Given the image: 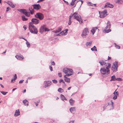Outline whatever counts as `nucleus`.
Returning <instances> with one entry per match:
<instances>
[{"instance_id":"obj_1","label":"nucleus","mask_w":123,"mask_h":123,"mask_svg":"<svg viewBox=\"0 0 123 123\" xmlns=\"http://www.w3.org/2000/svg\"><path fill=\"white\" fill-rule=\"evenodd\" d=\"M29 26L30 32L33 34H37V33L38 31L37 29L31 22H30L29 23Z\"/></svg>"},{"instance_id":"obj_2","label":"nucleus","mask_w":123,"mask_h":123,"mask_svg":"<svg viewBox=\"0 0 123 123\" xmlns=\"http://www.w3.org/2000/svg\"><path fill=\"white\" fill-rule=\"evenodd\" d=\"M63 72L65 73L66 76H70L73 74V70L70 68H65L63 69Z\"/></svg>"},{"instance_id":"obj_3","label":"nucleus","mask_w":123,"mask_h":123,"mask_svg":"<svg viewBox=\"0 0 123 123\" xmlns=\"http://www.w3.org/2000/svg\"><path fill=\"white\" fill-rule=\"evenodd\" d=\"M111 27V24L110 22L108 21L106 24V26L105 27L104 30L103 32L104 33H108L111 31V30L110 29Z\"/></svg>"},{"instance_id":"obj_4","label":"nucleus","mask_w":123,"mask_h":123,"mask_svg":"<svg viewBox=\"0 0 123 123\" xmlns=\"http://www.w3.org/2000/svg\"><path fill=\"white\" fill-rule=\"evenodd\" d=\"M100 71V73L103 74L108 75L110 73L109 69L105 68H101Z\"/></svg>"},{"instance_id":"obj_5","label":"nucleus","mask_w":123,"mask_h":123,"mask_svg":"<svg viewBox=\"0 0 123 123\" xmlns=\"http://www.w3.org/2000/svg\"><path fill=\"white\" fill-rule=\"evenodd\" d=\"M89 33L88 29L87 28H85L83 30L81 34V37L83 38H86V36Z\"/></svg>"},{"instance_id":"obj_6","label":"nucleus","mask_w":123,"mask_h":123,"mask_svg":"<svg viewBox=\"0 0 123 123\" xmlns=\"http://www.w3.org/2000/svg\"><path fill=\"white\" fill-rule=\"evenodd\" d=\"M99 17L100 18H103L107 15V12L106 10H104L102 12H99Z\"/></svg>"},{"instance_id":"obj_7","label":"nucleus","mask_w":123,"mask_h":123,"mask_svg":"<svg viewBox=\"0 0 123 123\" xmlns=\"http://www.w3.org/2000/svg\"><path fill=\"white\" fill-rule=\"evenodd\" d=\"M18 10L21 13L25 14L27 17H29L30 15V13L27 12L26 10L24 9H19Z\"/></svg>"},{"instance_id":"obj_8","label":"nucleus","mask_w":123,"mask_h":123,"mask_svg":"<svg viewBox=\"0 0 123 123\" xmlns=\"http://www.w3.org/2000/svg\"><path fill=\"white\" fill-rule=\"evenodd\" d=\"M35 17L37 18H39L40 20H42L44 18L43 15L40 12L37 13L35 15Z\"/></svg>"},{"instance_id":"obj_9","label":"nucleus","mask_w":123,"mask_h":123,"mask_svg":"<svg viewBox=\"0 0 123 123\" xmlns=\"http://www.w3.org/2000/svg\"><path fill=\"white\" fill-rule=\"evenodd\" d=\"M118 64V62H116L113 63L111 69L113 72H115L117 71V66Z\"/></svg>"},{"instance_id":"obj_10","label":"nucleus","mask_w":123,"mask_h":123,"mask_svg":"<svg viewBox=\"0 0 123 123\" xmlns=\"http://www.w3.org/2000/svg\"><path fill=\"white\" fill-rule=\"evenodd\" d=\"M73 18L74 19H76L78 21H79L80 23L81 24L83 22V21L82 19L81 16L79 15L78 16L74 15Z\"/></svg>"},{"instance_id":"obj_11","label":"nucleus","mask_w":123,"mask_h":123,"mask_svg":"<svg viewBox=\"0 0 123 123\" xmlns=\"http://www.w3.org/2000/svg\"><path fill=\"white\" fill-rule=\"evenodd\" d=\"M52 84V82L50 81H45L44 82V86L45 88L50 86Z\"/></svg>"},{"instance_id":"obj_12","label":"nucleus","mask_w":123,"mask_h":123,"mask_svg":"<svg viewBox=\"0 0 123 123\" xmlns=\"http://www.w3.org/2000/svg\"><path fill=\"white\" fill-rule=\"evenodd\" d=\"M108 107H110V108L109 109L110 110H112L114 109V107L113 106V102L112 100H111L110 101V103L108 104Z\"/></svg>"},{"instance_id":"obj_13","label":"nucleus","mask_w":123,"mask_h":123,"mask_svg":"<svg viewBox=\"0 0 123 123\" xmlns=\"http://www.w3.org/2000/svg\"><path fill=\"white\" fill-rule=\"evenodd\" d=\"M32 23L33 25V24L37 25L39 23V20L36 18H33L31 20Z\"/></svg>"},{"instance_id":"obj_14","label":"nucleus","mask_w":123,"mask_h":123,"mask_svg":"<svg viewBox=\"0 0 123 123\" xmlns=\"http://www.w3.org/2000/svg\"><path fill=\"white\" fill-rule=\"evenodd\" d=\"M33 8L37 10H38L41 8V6L39 4H34L32 5Z\"/></svg>"},{"instance_id":"obj_15","label":"nucleus","mask_w":123,"mask_h":123,"mask_svg":"<svg viewBox=\"0 0 123 123\" xmlns=\"http://www.w3.org/2000/svg\"><path fill=\"white\" fill-rule=\"evenodd\" d=\"M116 90L113 93L114 95V96L113 98V99H116L117 97V96H118L119 95V93L117 91L116 92Z\"/></svg>"},{"instance_id":"obj_16","label":"nucleus","mask_w":123,"mask_h":123,"mask_svg":"<svg viewBox=\"0 0 123 123\" xmlns=\"http://www.w3.org/2000/svg\"><path fill=\"white\" fill-rule=\"evenodd\" d=\"M114 7L113 5L109 3H107L105 4L104 7H109L110 8H113Z\"/></svg>"},{"instance_id":"obj_17","label":"nucleus","mask_w":123,"mask_h":123,"mask_svg":"<svg viewBox=\"0 0 123 123\" xmlns=\"http://www.w3.org/2000/svg\"><path fill=\"white\" fill-rule=\"evenodd\" d=\"M45 25H43L41 26L39 31V32L41 33H42L44 31Z\"/></svg>"},{"instance_id":"obj_18","label":"nucleus","mask_w":123,"mask_h":123,"mask_svg":"<svg viewBox=\"0 0 123 123\" xmlns=\"http://www.w3.org/2000/svg\"><path fill=\"white\" fill-rule=\"evenodd\" d=\"M15 57L17 59L20 60H22L24 58V57L22 55L19 56L18 55H16L15 56Z\"/></svg>"},{"instance_id":"obj_19","label":"nucleus","mask_w":123,"mask_h":123,"mask_svg":"<svg viewBox=\"0 0 123 123\" xmlns=\"http://www.w3.org/2000/svg\"><path fill=\"white\" fill-rule=\"evenodd\" d=\"M6 3L12 8H13L15 7L14 5L12 3L11 1H7Z\"/></svg>"},{"instance_id":"obj_20","label":"nucleus","mask_w":123,"mask_h":123,"mask_svg":"<svg viewBox=\"0 0 123 123\" xmlns=\"http://www.w3.org/2000/svg\"><path fill=\"white\" fill-rule=\"evenodd\" d=\"M99 63L101 65H106V63L105 61L101 60L99 61Z\"/></svg>"},{"instance_id":"obj_21","label":"nucleus","mask_w":123,"mask_h":123,"mask_svg":"<svg viewBox=\"0 0 123 123\" xmlns=\"http://www.w3.org/2000/svg\"><path fill=\"white\" fill-rule=\"evenodd\" d=\"M64 77L65 81L68 83H69L70 82V79L66 77V75H64Z\"/></svg>"},{"instance_id":"obj_22","label":"nucleus","mask_w":123,"mask_h":123,"mask_svg":"<svg viewBox=\"0 0 123 123\" xmlns=\"http://www.w3.org/2000/svg\"><path fill=\"white\" fill-rule=\"evenodd\" d=\"M23 103L25 106H28L29 105V102L26 99H25L23 101Z\"/></svg>"},{"instance_id":"obj_23","label":"nucleus","mask_w":123,"mask_h":123,"mask_svg":"<svg viewBox=\"0 0 123 123\" xmlns=\"http://www.w3.org/2000/svg\"><path fill=\"white\" fill-rule=\"evenodd\" d=\"M61 28L60 27H59L56 30L53 31H52V32L54 33H57L58 32H61Z\"/></svg>"},{"instance_id":"obj_24","label":"nucleus","mask_w":123,"mask_h":123,"mask_svg":"<svg viewBox=\"0 0 123 123\" xmlns=\"http://www.w3.org/2000/svg\"><path fill=\"white\" fill-rule=\"evenodd\" d=\"M70 112L74 114L75 111V107H72L70 109Z\"/></svg>"},{"instance_id":"obj_25","label":"nucleus","mask_w":123,"mask_h":123,"mask_svg":"<svg viewBox=\"0 0 123 123\" xmlns=\"http://www.w3.org/2000/svg\"><path fill=\"white\" fill-rule=\"evenodd\" d=\"M99 30L96 27L93 28L91 30V31L92 33L93 34L95 33V30Z\"/></svg>"},{"instance_id":"obj_26","label":"nucleus","mask_w":123,"mask_h":123,"mask_svg":"<svg viewBox=\"0 0 123 123\" xmlns=\"http://www.w3.org/2000/svg\"><path fill=\"white\" fill-rule=\"evenodd\" d=\"M20 115V112L19 110H16L15 112L14 115L15 116H17Z\"/></svg>"},{"instance_id":"obj_27","label":"nucleus","mask_w":123,"mask_h":123,"mask_svg":"<svg viewBox=\"0 0 123 123\" xmlns=\"http://www.w3.org/2000/svg\"><path fill=\"white\" fill-rule=\"evenodd\" d=\"M69 101L71 105L72 106L73 105V104L74 103V101L71 98L69 100Z\"/></svg>"},{"instance_id":"obj_28","label":"nucleus","mask_w":123,"mask_h":123,"mask_svg":"<svg viewBox=\"0 0 123 123\" xmlns=\"http://www.w3.org/2000/svg\"><path fill=\"white\" fill-rule=\"evenodd\" d=\"M61 97V99L63 101L64 100H67V98L65 97L64 95L61 94L60 95Z\"/></svg>"},{"instance_id":"obj_29","label":"nucleus","mask_w":123,"mask_h":123,"mask_svg":"<svg viewBox=\"0 0 123 123\" xmlns=\"http://www.w3.org/2000/svg\"><path fill=\"white\" fill-rule=\"evenodd\" d=\"M105 66H106V68L108 69H109V68H111V64L110 63H106V65Z\"/></svg>"},{"instance_id":"obj_30","label":"nucleus","mask_w":123,"mask_h":123,"mask_svg":"<svg viewBox=\"0 0 123 123\" xmlns=\"http://www.w3.org/2000/svg\"><path fill=\"white\" fill-rule=\"evenodd\" d=\"M25 40L26 41V44L27 45V47L28 48H29L30 47V44L27 41V40L26 39H25Z\"/></svg>"},{"instance_id":"obj_31","label":"nucleus","mask_w":123,"mask_h":123,"mask_svg":"<svg viewBox=\"0 0 123 123\" xmlns=\"http://www.w3.org/2000/svg\"><path fill=\"white\" fill-rule=\"evenodd\" d=\"M123 2V0H117L116 1V3L117 4H121Z\"/></svg>"},{"instance_id":"obj_32","label":"nucleus","mask_w":123,"mask_h":123,"mask_svg":"<svg viewBox=\"0 0 123 123\" xmlns=\"http://www.w3.org/2000/svg\"><path fill=\"white\" fill-rule=\"evenodd\" d=\"M92 41L87 42L86 44V46L87 47L90 46L92 44Z\"/></svg>"},{"instance_id":"obj_33","label":"nucleus","mask_w":123,"mask_h":123,"mask_svg":"<svg viewBox=\"0 0 123 123\" xmlns=\"http://www.w3.org/2000/svg\"><path fill=\"white\" fill-rule=\"evenodd\" d=\"M116 78L115 75H113L111 77V79L110 80L111 81H116Z\"/></svg>"},{"instance_id":"obj_34","label":"nucleus","mask_w":123,"mask_h":123,"mask_svg":"<svg viewBox=\"0 0 123 123\" xmlns=\"http://www.w3.org/2000/svg\"><path fill=\"white\" fill-rule=\"evenodd\" d=\"M22 20L23 21H26L28 19L27 18H25V16L24 15L22 16H21Z\"/></svg>"},{"instance_id":"obj_35","label":"nucleus","mask_w":123,"mask_h":123,"mask_svg":"<svg viewBox=\"0 0 123 123\" xmlns=\"http://www.w3.org/2000/svg\"><path fill=\"white\" fill-rule=\"evenodd\" d=\"M29 10L30 11L31 14L32 15L33 14L34 12L33 11V10L32 9V8L31 7H30L29 8Z\"/></svg>"},{"instance_id":"obj_36","label":"nucleus","mask_w":123,"mask_h":123,"mask_svg":"<svg viewBox=\"0 0 123 123\" xmlns=\"http://www.w3.org/2000/svg\"><path fill=\"white\" fill-rule=\"evenodd\" d=\"M91 50L92 51H97V49L96 48L95 46H94L91 49Z\"/></svg>"},{"instance_id":"obj_37","label":"nucleus","mask_w":123,"mask_h":123,"mask_svg":"<svg viewBox=\"0 0 123 123\" xmlns=\"http://www.w3.org/2000/svg\"><path fill=\"white\" fill-rule=\"evenodd\" d=\"M76 0H72L70 5L72 6H74L75 5V2Z\"/></svg>"},{"instance_id":"obj_38","label":"nucleus","mask_w":123,"mask_h":123,"mask_svg":"<svg viewBox=\"0 0 123 123\" xmlns=\"http://www.w3.org/2000/svg\"><path fill=\"white\" fill-rule=\"evenodd\" d=\"M114 45L115 47L116 48L118 49H120V46L118 45H117L116 43H114Z\"/></svg>"},{"instance_id":"obj_39","label":"nucleus","mask_w":123,"mask_h":123,"mask_svg":"<svg viewBox=\"0 0 123 123\" xmlns=\"http://www.w3.org/2000/svg\"><path fill=\"white\" fill-rule=\"evenodd\" d=\"M58 91L60 93H62L63 92V89L61 88H60L58 89Z\"/></svg>"},{"instance_id":"obj_40","label":"nucleus","mask_w":123,"mask_h":123,"mask_svg":"<svg viewBox=\"0 0 123 123\" xmlns=\"http://www.w3.org/2000/svg\"><path fill=\"white\" fill-rule=\"evenodd\" d=\"M87 4L88 6H93V4L92 3H91L90 2H87Z\"/></svg>"},{"instance_id":"obj_41","label":"nucleus","mask_w":123,"mask_h":123,"mask_svg":"<svg viewBox=\"0 0 123 123\" xmlns=\"http://www.w3.org/2000/svg\"><path fill=\"white\" fill-rule=\"evenodd\" d=\"M108 106V105L107 104H105L103 106V110H105Z\"/></svg>"},{"instance_id":"obj_42","label":"nucleus","mask_w":123,"mask_h":123,"mask_svg":"<svg viewBox=\"0 0 123 123\" xmlns=\"http://www.w3.org/2000/svg\"><path fill=\"white\" fill-rule=\"evenodd\" d=\"M0 92L3 94L4 95H6L8 93V92H4L1 91H0Z\"/></svg>"},{"instance_id":"obj_43","label":"nucleus","mask_w":123,"mask_h":123,"mask_svg":"<svg viewBox=\"0 0 123 123\" xmlns=\"http://www.w3.org/2000/svg\"><path fill=\"white\" fill-rule=\"evenodd\" d=\"M61 35H65L67 34H65V32L64 31H62L60 32Z\"/></svg>"},{"instance_id":"obj_44","label":"nucleus","mask_w":123,"mask_h":123,"mask_svg":"<svg viewBox=\"0 0 123 123\" xmlns=\"http://www.w3.org/2000/svg\"><path fill=\"white\" fill-rule=\"evenodd\" d=\"M17 78V75L16 74H15L14 76V77L13 79H12L14 80H15Z\"/></svg>"},{"instance_id":"obj_45","label":"nucleus","mask_w":123,"mask_h":123,"mask_svg":"<svg viewBox=\"0 0 123 123\" xmlns=\"http://www.w3.org/2000/svg\"><path fill=\"white\" fill-rule=\"evenodd\" d=\"M52 81H53V83L54 84H56L57 83V81L55 80H52Z\"/></svg>"},{"instance_id":"obj_46","label":"nucleus","mask_w":123,"mask_h":123,"mask_svg":"<svg viewBox=\"0 0 123 123\" xmlns=\"http://www.w3.org/2000/svg\"><path fill=\"white\" fill-rule=\"evenodd\" d=\"M72 23V22L71 21V20L69 19V21L68 22V24L69 25H70Z\"/></svg>"},{"instance_id":"obj_47","label":"nucleus","mask_w":123,"mask_h":123,"mask_svg":"<svg viewBox=\"0 0 123 123\" xmlns=\"http://www.w3.org/2000/svg\"><path fill=\"white\" fill-rule=\"evenodd\" d=\"M49 30V29H48L46 27H45L44 31H48Z\"/></svg>"},{"instance_id":"obj_48","label":"nucleus","mask_w":123,"mask_h":123,"mask_svg":"<svg viewBox=\"0 0 123 123\" xmlns=\"http://www.w3.org/2000/svg\"><path fill=\"white\" fill-rule=\"evenodd\" d=\"M77 14H78V13L76 12H74L73 14H72V15H73V16L74 15H76V16L77 15V16L78 15Z\"/></svg>"},{"instance_id":"obj_49","label":"nucleus","mask_w":123,"mask_h":123,"mask_svg":"<svg viewBox=\"0 0 123 123\" xmlns=\"http://www.w3.org/2000/svg\"><path fill=\"white\" fill-rule=\"evenodd\" d=\"M49 69H50V70L51 71H53V70L52 67L51 66L49 65Z\"/></svg>"},{"instance_id":"obj_50","label":"nucleus","mask_w":123,"mask_h":123,"mask_svg":"<svg viewBox=\"0 0 123 123\" xmlns=\"http://www.w3.org/2000/svg\"><path fill=\"white\" fill-rule=\"evenodd\" d=\"M68 31V29H66L65 31H64L65 32V34H67V31Z\"/></svg>"},{"instance_id":"obj_51","label":"nucleus","mask_w":123,"mask_h":123,"mask_svg":"<svg viewBox=\"0 0 123 123\" xmlns=\"http://www.w3.org/2000/svg\"><path fill=\"white\" fill-rule=\"evenodd\" d=\"M73 16V15L71 14L70 16L69 17V19L71 20L72 17Z\"/></svg>"},{"instance_id":"obj_52","label":"nucleus","mask_w":123,"mask_h":123,"mask_svg":"<svg viewBox=\"0 0 123 123\" xmlns=\"http://www.w3.org/2000/svg\"><path fill=\"white\" fill-rule=\"evenodd\" d=\"M121 80V79L120 78H116V80L120 81Z\"/></svg>"},{"instance_id":"obj_53","label":"nucleus","mask_w":123,"mask_h":123,"mask_svg":"<svg viewBox=\"0 0 123 123\" xmlns=\"http://www.w3.org/2000/svg\"><path fill=\"white\" fill-rule=\"evenodd\" d=\"M55 63L54 61H53L51 62V64L52 65H54L55 64Z\"/></svg>"},{"instance_id":"obj_54","label":"nucleus","mask_w":123,"mask_h":123,"mask_svg":"<svg viewBox=\"0 0 123 123\" xmlns=\"http://www.w3.org/2000/svg\"><path fill=\"white\" fill-rule=\"evenodd\" d=\"M74 120L70 121L68 123H74Z\"/></svg>"},{"instance_id":"obj_55","label":"nucleus","mask_w":123,"mask_h":123,"mask_svg":"<svg viewBox=\"0 0 123 123\" xmlns=\"http://www.w3.org/2000/svg\"><path fill=\"white\" fill-rule=\"evenodd\" d=\"M58 75L59 76L61 77L62 76V74L60 73H59L58 74Z\"/></svg>"},{"instance_id":"obj_56","label":"nucleus","mask_w":123,"mask_h":123,"mask_svg":"<svg viewBox=\"0 0 123 123\" xmlns=\"http://www.w3.org/2000/svg\"><path fill=\"white\" fill-rule=\"evenodd\" d=\"M19 38L20 39H24L25 40V39H25L23 37L19 36Z\"/></svg>"},{"instance_id":"obj_57","label":"nucleus","mask_w":123,"mask_h":123,"mask_svg":"<svg viewBox=\"0 0 123 123\" xmlns=\"http://www.w3.org/2000/svg\"><path fill=\"white\" fill-rule=\"evenodd\" d=\"M24 81V80H21L19 82V83H22L23 82V81Z\"/></svg>"},{"instance_id":"obj_58","label":"nucleus","mask_w":123,"mask_h":123,"mask_svg":"<svg viewBox=\"0 0 123 123\" xmlns=\"http://www.w3.org/2000/svg\"><path fill=\"white\" fill-rule=\"evenodd\" d=\"M10 9V8L9 7H7L6 8V11L7 12H8L9 11V10Z\"/></svg>"},{"instance_id":"obj_59","label":"nucleus","mask_w":123,"mask_h":123,"mask_svg":"<svg viewBox=\"0 0 123 123\" xmlns=\"http://www.w3.org/2000/svg\"><path fill=\"white\" fill-rule=\"evenodd\" d=\"M62 81H63V79H61L59 80V83H61V82H62Z\"/></svg>"},{"instance_id":"obj_60","label":"nucleus","mask_w":123,"mask_h":123,"mask_svg":"<svg viewBox=\"0 0 123 123\" xmlns=\"http://www.w3.org/2000/svg\"><path fill=\"white\" fill-rule=\"evenodd\" d=\"M63 1H64V2H65V3H66V4H67V5H68V2H67V1H65V0H63Z\"/></svg>"},{"instance_id":"obj_61","label":"nucleus","mask_w":123,"mask_h":123,"mask_svg":"<svg viewBox=\"0 0 123 123\" xmlns=\"http://www.w3.org/2000/svg\"><path fill=\"white\" fill-rule=\"evenodd\" d=\"M56 36H61V35L60 32L59 34L56 35Z\"/></svg>"},{"instance_id":"obj_62","label":"nucleus","mask_w":123,"mask_h":123,"mask_svg":"<svg viewBox=\"0 0 123 123\" xmlns=\"http://www.w3.org/2000/svg\"><path fill=\"white\" fill-rule=\"evenodd\" d=\"M23 28L25 30H26L27 29L26 27L24 26H23Z\"/></svg>"},{"instance_id":"obj_63","label":"nucleus","mask_w":123,"mask_h":123,"mask_svg":"<svg viewBox=\"0 0 123 123\" xmlns=\"http://www.w3.org/2000/svg\"><path fill=\"white\" fill-rule=\"evenodd\" d=\"M17 89V88H14L12 90V91H14L15 90H16V89Z\"/></svg>"},{"instance_id":"obj_64","label":"nucleus","mask_w":123,"mask_h":123,"mask_svg":"<svg viewBox=\"0 0 123 123\" xmlns=\"http://www.w3.org/2000/svg\"><path fill=\"white\" fill-rule=\"evenodd\" d=\"M0 85L2 88H4V87L3 86L2 84H0Z\"/></svg>"}]
</instances>
